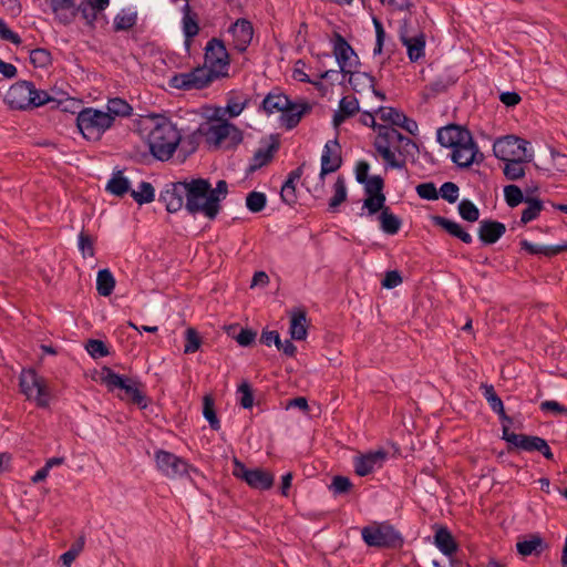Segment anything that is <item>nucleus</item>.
Masks as SVG:
<instances>
[{
  "label": "nucleus",
  "mask_w": 567,
  "mask_h": 567,
  "mask_svg": "<svg viewBox=\"0 0 567 567\" xmlns=\"http://www.w3.org/2000/svg\"><path fill=\"white\" fill-rule=\"evenodd\" d=\"M374 148L391 168L405 167V157H414L419 153L417 144L392 126L379 127Z\"/></svg>",
  "instance_id": "nucleus-1"
},
{
  "label": "nucleus",
  "mask_w": 567,
  "mask_h": 567,
  "mask_svg": "<svg viewBox=\"0 0 567 567\" xmlns=\"http://www.w3.org/2000/svg\"><path fill=\"white\" fill-rule=\"evenodd\" d=\"M152 127L147 136V145L154 158L166 162L176 152L181 133L172 121L164 115L151 116Z\"/></svg>",
  "instance_id": "nucleus-2"
},
{
  "label": "nucleus",
  "mask_w": 567,
  "mask_h": 567,
  "mask_svg": "<svg viewBox=\"0 0 567 567\" xmlns=\"http://www.w3.org/2000/svg\"><path fill=\"white\" fill-rule=\"evenodd\" d=\"M109 4L110 0H83L79 6L75 4V0H50L55 18L64 25L72 23L81 13L86 24L93 27L97 13L105 10Z\"/></svg>",
  "instance_id": "nucleus-3"
},
{
  "label": "nucleus",
  "mask_w": 567,
  "mask_h": 567,
  "mask_svg": "<svg viewBox=\"0 0 567 567\" xmlns=\"http://www.w3.org/2000/svg\"><path fill=\"white\" fill-rule=\"evenodd\" d=\"M100 380L110 392H114L116 389L123 391L124 394L117 395L120 400L128 401L141 410H145L148 406V399L141 389L143 383L138 379L116 373L113 369L105 365L101 370Z\"/></svg>",
  "instance_id": "nucleus-4"
},
{
  "label": "nucleus",
  "mask_w": 567,
  "mask_h": 567,
  "mask_svg": "<svg viewBox=\"0 0 567 567\" xmlns=\"http://www.w3.org/2000/svg\"><path fill=\"white\" fill-rule=\"evenodd\" d=\"M185 182V209L190 215L202 213L210 220L216 218V198L209 197L210 183L205 178H193Z\"/></svg>",
  "instance_id": "nucleus-5"
},
{
  "label": "nucleus",
  "mask_w": 567,
  "mask_h": 567,
  "mask_svg": "<svg viewBox=\"0 0 567 567\" xmlns=\"http://www.w3.org/2000/svg\"><path fill=\"white\" fill-rule=\"evenodd\" d=\"M216 122H204L198 126V132L205 137L206 143L214 148H237L244 140L243 131L228 120L216 118Z\"/></svg>",
  "instance_id": "nucleus-6"
},
{
  "label": "nucleus",
  "mask_w": 567,
  "mask_h": 567,
  "mask_svg": "<svg viewBox=\"0 0 567 567\" xmlns=\"http://www.w3.org/2000/svg\"><path fill=\"white\" fill-rule=\"evenodd\" d=\"M113 124L114 117L110 113L94 107H83L76 116V127L89 142H99Z\"/></svg>",
  "instance_id": "nucleus-7"
},
{
  "label": "nucleus",
  "mask_w": 567,
  "mask_h": 567,
  "mask_svg": "<svg viewBox=\"0 0 567 567\" xmlns=\"http://www.w3.org/2000/svg\"><path fill=\"white\" fill-rule=\"evenodd\" d=\"M361 536L369 547L400 549L404 545L402 534L389 523L364 526Z\"/></svg>",
  "instance_id": "nucleus-8"
},
{
  "label": "nucleus",
  "mask_w": 567,
  "mask_h": 567,
  "mask_svg": "<svg viewBox=\"0 0 567 567\" xmlns=\"http://www.w3.org/2000/svg\"><path fill=\"white\" fill-rule=\"evenodd\" d=\"M228 74L226 72H215L214 70H207L206 65L194 68L192 71L186 73L174 74L168 84L173 89L190 91V90H203L209 86L215 80L225 78Z\"/></svg>",
  "instance_id": "nucleus-9"
},
{
  "label": "nucleus",
  "mask_w": 567,
  "mask_h": 567,
  "mask_svg": "<svg viewBox=\"0 0 567 567\" xmlns=\"http://www.w3.org/2000/svg\"><path fill=\"white\" fill-rule=\"evenodd\" d=\"M364 186V195L362 205V213L360 216H363V210H367V215L373 216L383 207V204L386 202V196L383 192L384 189V179L380 175H373L371 178L365 181Z\"/></svg>",
  "instance_id": "nucleus-10"
},
{
  "label": "nucleus",
  "mask_w": 567,
  "mask_h": 567,
  "mask_svg": "<svg viewBox=\"0 0 567 567\" xmlns=\"http://www.w3.org/2000/svg\"><path fill=\"white\" fill-rule=\"evenodd\" d=\"M155 462L157 470L169 478L187 475L190 467L186 460L165 450L156 451Z\"/></svg>",
  "instance_id": "nucleus-11"
},
{
  "label": "nucleus",
  "mask_w": 567,
  "mask_h": 567,
  "mask_svg": "<svg viewBox=\"0 0 567 567\" xmlns=\"http://www.w3.org/2000/svg\"><path fill=\"white\" fill-rule=\"evenodd\" d=\"M528 142L515 135L498 137L493 145L495 157L503 162L526 155Z\"/></svg>",
  "instance_id": "nucleus-12"
},
{
  "label": "nucleus",
  "mask_w": 567,
  "mask_h": 567,
  "mask_svg": "<svg viewBox=\"0 0 567 567\" xmlns=\"http://www.w3.org/2000/svg\"><path fill=\"white\" fill-rule=\"evenodd\" d=\"M230 58L223 40L212 38L205 47V65L207 70L227 72Z\"/></svg>",
  "instance_id": "nucleus-13"
},
{
  "label": "nucleus",
  "mask_w": 567,
  "mask_h": 567,
  "mask_svg": "<svg viewBox=\"0 0 567 567\" xmlns=\"http://www.w3.org/2000/svg\"><path fill=\"white\" fill-rule=\"evenodd\" d=\"M484 159L483 153L480 152L472 133L462 144H457L452 152V162L460 168H468L473 163H481Z\"/></svg>",
  "instance_id": "nucleus-14"
},
{
  "label": "nucleus",
  "mask_w": 567,
  "mask_h": 567,
  "mask_svg": "<svg viewBox=\"0 0 567 567\" xmlns=\"http://www.w3.org/2000/svg\"><path fill=\"white\" fill-rule=\"evenodd\" d=\"M342 165L341 146L338 138L330 140L326 143L321 156V171L319 174L320 188H323L324 176L337 172Z\"/></svg>",
  "instance_id": "nucleus-15"
},
{
  "label": "nucleus",
  "mask_w": 567,
  "mask_h": 567,
  "mask_svg": "<svg viewBox=\"0 0 567 567\" xmlns=\"http://www.w3.org/2000/svg\"><path fill=\"white\" fill-rule=\"evenodd\" d=\"M333 55L341 70V73L347 75L350 73V69L358 64V55L349 42L343 35L336 32L333 34Z\"/></svg>",
  "instance_id": "nucleus-16"
},
{
  "label": "nucleus",
  "mask_w": 567,
  "mask_h": 567,
  "mask_svg": "<svg viewBox=\"0 0 567 567\" xmlns=\"http://www.w3.org/2000/svg\"><path fill=\"white\" fill-rule=\"evenodd\" d=\"M33 89L31 81H18L12 84L4 97V102L11 110L25 111L29 110L30 94Z\"/></svg>",
  "instance_id": "nucleus-17"
},
{
  "label": "nucleus",
  "mask_w": 567,
  "mask_h": 567,
  "mask_svg": "<svg viewBox=\"0 0 567 567\" xmlns=\"http://www.w3.org/2000/svg\"><path fill=\"white\" fill-rule=\"evenodd\" d=\"M388 458V452L383 449L370 451L353 458L354 473L364 477L371 474L375 468L383 466Z\"/></svg>",
  "instance_id": "nucleus-18"
},
{
  "label": "nucleus",
  "mask_w": 567,
  "mask_h": 567,
  "mask_svg": "<svg viewBox=\"0 0 567 567\" xmlns=\"http://www.w3.org/2000/svg\"><path fill=\"white\" fill-rule=\"evenodd\" d=\"M312 111V105L308 101H292L289 99V105L287 107H284L281 115H280V122L281 125L290 131L298 126L301 118L310 114Z\"/></svg>",
  "instance_id": "nucleus-19"
},
{
  "label": "nucleus",
  "mask_w": 567,
  "mask_h": 567,
  "mask_svg": "<svg viewBox=\"0 0 567 567\" xmlns=\"http://www.w3.org/2000/svg\"><path fill=\"white\" fill-rule=\"evenodd\" d=\"M184 189H186L184 181L165 185L159 194L158 200L165 204L168 213H177L185 206Z\"/></svg>",
  "instance_id": "nucleus-20"
},
{
  "label": "nucleus",
  "mask_w": 567,
  "mask_h": 567,
  "mask_svg": "<svg viewBox=\"0 0 567 567\" xmlns=\"http://www.w3.org/2000/svg\"><path fill=\"white\" fill-rule=\"evenodd\" d=\"M229 32L234 38V48L239 53L246 52L254 37L252 23L245 18H239L229 27Z\"/></svg>",
  "instance_id": "nucleus-21"
},
{
  "label": "nucleus",
  "mask_w": 567,
  "mask_h": 567,
  "mask_svg": "<svg viewBox=\"0 0 567 567\" xmlns=\"http://www.w3.org/2000/svg\"><path fill=\"white\" fill-rule=\"evenodd\" d=\"M502 439L508 443V452L514 449L525 452H536L540 436L516 434L512 432L507 425L502 427Z\"/></svg>",
  "instance_id": "nucleus-22"
},
{
  "label": "nucleus",
  "mask_w": 567,
  "mask_h": 567,
  "mask_svg": "<svg viewBox=\"0 0 567 567\" xmlns=\"http://www.w3.org/2000/svg\"><path fill=\"white\" fill-rule=\"evenodd\" d=\"M471 134L470 130L457 124H449L437 130L436 138L441 146L454 150Z\"/></svg>",
  "instance_id": "nucleus-23"
},
{
  "label": "nucleus",
  "mask_w": 567,
  "mask_h": 567,
  "mask_svg": "<svg viewBox=\"0 0 567 567\" xmlns=\"http://www.w3.org/2000/svg\"><path fill=\"white\" fill-rule=\"evenodd\" d=\"M270 143L267 147L261 146L254 153V156L249 163L247 168L248 173H254L261 167L268 165L272 159L275 154L278 152L280 147V141L278 135H270Z\"/></svg>",
  "instance_id": "nucleus-24"
},
{
  "label": "nucleus",
  "mask_w": 567,
  "mask_h": 567,
  "mask_svg": "<svg viewBox=\"0 0 567 567\" xmlns=\"http://www.w3.org/2000/svg\"><path fill=\"white\" fill-rule=\"evenodd\" d=\"M506 233V225L494 219H482L477 230L478 239L485 246L494 245Z\"/></svg>",
  "instance_id": "nucleus-25"
},
{
  "label": "nucleus",
  "mask_w": 567,
  "mask_h": 567,
  "mask_svg": "<svg viewBox=\"0 0 567 567\" xmlns=\"http://www.w3.org/2000/svg\"><path fill=\"white\" fill-rule=\"evenodd\" d=\"M183 12V32L185 37L184 45L187 52H189L193 39L199 32L198 14L190 8L189 3H185L182 8Z\"/></svg>",
  "instance_id": "nucleus-26"
},
{
  "label": "nucleus",
  "mask_w": 567,
  "mask_h": 567,
  "mask_svg": "<svg viewBox=\"0 0 567 567\" xmlns=\"http://www.w3.org/2000/svg\"><path fill=\"white\" fill-rule=\"evenodd\" d=\"M287 105H289V96L278 87H275L264 97L259 105V111L271 115L278 112L281 113Z\"/></svg>",
  "instance_id": "nucleus-27"
},
{
  "label": "nucleus",
  "mask_w": 567,
  "mask_h": 567,
  "mask_svg": "<svg viewBox=\"0 0 567 567\" xmlns=\"http://www.w3.org/2000/svg\"><path fill=\"white\" fill-rule=\"evenodd\" d=\"M289 333L292 340L302 341L308 336L307 312L303 308H295L290 313Z\"/></svg>",
  "instance_id": "nucleus-28"
},
{
  "label": "nucleus",
  "mask_w": 567,
  "mask_h": 567,
  "mask_svg": "<svg viewBox=\"0 0 567 567\" xmlns=\"http://www.w3.org/2000/svg\"><path fill=\"white\" fill-rule=\"evenodd\" d=\"M432 220L435 226L441 227L450 236L460 239L464 244H472L473 237L458 223L439 215L433 216Z\"/></svg>",
  "instance_id": "nucleus-29"
},
{
  "label": "nucleus",
  "mask_w": 567,
  "mask_h": 567,
  "mask_svg": "<svg viewBox=\"0 0 567 567\" xmlns=\"http://www.w3.org/2000/svg\"><path fill=\"white\" fill-rule=\"evenodd\" d=\"M43 380L44 378L39 375L34 369H22L19 377V386L27 400H32L34 391Z\"/></svg>",
  "instance_id": "nucleus-30"
},
{
  "label": "nucleus",
  "mask_w": 567,
  "mask_h": 567,
  "mask_svg": "<svg viewBox=\"0 0 567 567\" xmlns=\"http://www.w3.org/2000/svg\"><path fill=\"white\" fill-rule=\"evenodd\" d=\"M434 545L447 557H452L458 549L456 540L445 526H440L436 529L434 534Z\"/></svg>",
  "instance_id": "nucleus-31"
},
{
  "label": "nucleus",
  "mask_w": 567,
  "mask_h": 567,
  "mask_svg": "<svg viewBox=\"0 0 567 567\" xmlns=\"http://www.w3.org/2000/svg\"><path fill=\"white\" fill-rule=\"evenodd\" d=\"M400 39L408 49V56L411 62H416L425 55V35L423 33L410 38L401 32Z\"/></svg>",
  "instance_id": "nucleus-32"
},
{
  "label": "nucleus",
  "mask_w": 567,
  "mask_h": 567,
  "mask_svg": "<svg viewBox=\"0 0 567 567\" xmlns=\"http://www.w3.org/2000/svg\"><path fill=\"white\" fill-rule=\"evenodd\" d=\"M379 221L381 230L386 235H396L402 226V220L399 216L394 215L389 206L383 204L379 210Z\"/></svg>",
  "instance_id": "nucleus-33"
},
{
  "label": "nucleus",
  "mask_w": 567,
  "mask_h": 567,
  "mask_svg": "<svg viewBox=\"0 0 567 567\" xmlns=\"http://www.w3.org/2000/svg\"><path fill=\"white\" fill-rule=\"evenodd\" d=\"M519 246L522 250H525L530 255H544L549 258L560 252L567 251V243L559 245L542 246L535 245L528 241L527 239H523L519 241Z\"/></svg>",
  "instance_id": "nucleus-34"
},
{
  "label": "nucleus",
  "mask_w": 567,
  "mask_h": 567,
  "mask_svg": "<svg viewBox=\"0 0 567 567\" xmlns=\"http://www.w3.org/2000/svg\"><path fill=\"white\" fill-rule=\"evenodd\" d=\"M246 483L255 489L267 491L274 485V475L262 468H252L247 473Z\"/></svg>",
  "instance_id": "nucleus-35"
},
{
  "label": "nucleus",
  "mask_w": 567,
  "mask_h": 567,
  "mask_svg": "<svg viewBox=\"0 0 567 567\" xmlns=\"http://www.w3.org/2000/svg\"><path fill=\"white\" fill-rule=\"evenodd\" d=\"M105 190L116 197H124L127 193L131 194V182L123 175L122 171H116L109 179Z\"/></svg>",
  "instance_id": "nucleus-36"
},
{
  "label": "nucleus",
  "mask_w": 567,
  "mask_h": 567,
  "mask_svg": "<svg viewBox=\"0 0 567 567\" xmlns=\"http://www.w3.org/2000/svg\"><path fill=\"white\" fill-rule=\"evenodd\" d=\"M545 548L546 544L538 535H533L529 539H524L516 544L517 553L523 557L540 555Z\"/></svg>",
  "instance_id": "nucleus-37"
},
{
  "label": "nucleus",
  "mask_w": 567,
  "mask_h": 567,
  "mask_svg": "<svg viewBox=\"0 0 567 567\" xmlns=\"http://www.w3.org/2000/svg\"><path fill=\"white\" fill-rule=\"evenodd\" d=\"M532 159V155H525L522 157L512 158L511 161L505 162V166L503 168V173L508 181H517L525 176V167L524 163L529 162Z\"/></svg>",
  "instance_id": "nucleus-38"
},
{
  "label": "nucleus",
  "mask_w": 567,
  "mask_h": 567,
  "mask_svg": "<svg viewBox=\"0 0 567 567\" xmlns=\"http://www.w3.org/2000/svg\"><path fill=\"white\" fill-rule=\"evenodd\" d=\"M251 102V99L244 97L241 93L231 91L227 96L226 112L229 117H237Z\"/></svg>",
  "instance_id": "nucleus-39"
},
{
  "label": "nucleus",
  "mask_w": 567,
  "mask_h": 567,
  "mask_svg": "<svg viewBox=\"0 0 567 567\" xmlns=\"http://www.w3.org/2000/svg\"><path fill=\"white\" fill-rule=\"evenodd\" d=\"M115 287V278L110 269L104 268L97 271L96 290L100 296L109 297Z\"/></svg>",
  "instance_id": "nucleus-40"
},
{
  "label": "nucleus",
  "mask_w": 567,
  "mask_h": 567,
  "mask_svg": "<svg viewBox=\"0 0 567 567\" xmlns=\"http://www.w3.org/2000/svg\"><path fill=\"white\" fill-rule=\"evenodd\" d=\"M527 207L522 212L520 224L526 225L535 220L544 209V203L537 197L527 196Z\"/></svg>",
  "instance_id": "nucleus-41"
},
{
  "label": "nucleus",
  "mask_w": 567,
  "mask_h": 567,
  "mask_svg": "<svg viewBox=\"0 0 567 567\" xmlns=\"http://www.w3.org/2000/svg\"><path fill=\"white\" fill-rule=\"evenodd\" d=\"M131 197L140 205L150 204L155 199V188L150 182H141L138 190H131Z\"/></svg>",
  "instance_id": "nucleus-42"
},
{
  "label": "nucleus",
  "mask_w": 567,
  "mask_h": 567,
  "mask_svg": "<svg viewBox=\"0 0 567 567\" xmlns=\"http://www.w3.org/2000/svg\"><path fill=\"white\" fill-rule=\"evenodd\" d=\"M455 80L451 76H439L425 86V97H434L437 94L444 93L455 84Z\"/></svg>",
  "instance_id": "nucleus-43"
},
{
  "label": "nucleus",
  "mask_w": 567,
  "mask_h": 567,
  "mask_svg": "<svg viewBox=\"0 0 567 567\" xmlns=\"http://www.w3.org/2000/svg\"><path fill=\"white\" fill-rule=\"evenodd\" d=\"M200 137H203V135L198 132V128L192 134L187 135L185 138L181 137V142L177 148H179V153L183 154V159L187 158L189 155L197 151Z\"/></svg>",
  "instance_id": "nucleus-44"
},
{
  "label": "nucleus",
  "mask_w": 567,
  "mask_h": 567,
  "mask_svg": "<svg viewBox=\"0 0 567 567\" xmlns=\"http://www.w3.org/2000/svg\"><path fill=\"white\" fill-rule=\"evenodd\" d=\"M349 83L355 92H360L364 87H373L375 78L367 72H352L348 73Z\"/></svg>",
  "instance_id": "nucleus-45"
},
{
  "label": "nucleus",
  "mask_w": 567,
  "mask_h": 567,
  "mask_svg": "<svg viewBox=\"0 0 567 567\" xmlns=\"http://www.w3.org/2000/svg\"><path fill=\"white\" fill-rule=\"evenodd\" d=\"M480 390L482 395L487 401L491 410L495 412H501L502 408H504V403L499 395L496 393L494 385L488 383H481Z\"/></svg>",
  "instance_id": "nucleus-46"
},
{
  "label": "nucleus",
  "mask_w": 567,
  "mask_h": 567,
  "mask_svg": "<svg viewBox=\"0 0 567 567\" xmlns=\"http://www.w3.org/2000/svg\"><path fill=\"white\" fill-rule=\"evenodd\" d=\"M107 111L105 113H110L111 116L115 118V116H130L132 114L133 107L121 97L110 99L106 105Z\"/></svg>",
  "instance_id": "nucleus-47"
},
{
  "label": "nucleus",
  "mask_w": 567,
  "mask_h": 567,
  "mask_svg": "<svg viewBox=\"0 0 567 567\" xmlns=\"http://www.w3.org/2000/svg\"><path fill=\"white\" fill-rule=\"evenodd\" d=\"M30 100L31 101L29 102V110L43 106L51 102L55 103V105H53L52 109L59 107V105L61 104V101H58L54 97H52L47 91L35 89L34 85L30 94Z\"/></svg>",
  "instance_id": "nucleus-48"
},
{
  "label": "nucleus",
  "mask_w": 567,
  "mask_h": 567,
  "mask_svg": "<svg viewBox=\"0 0 567 567\" xmlns=\"http://www.w3.org/2000/svg\"><path fill=\"white\" fill-rule=\"evenodd\" d=\"M203 415L209 423L214 431L220 430V421L217 417L214 399L210 395H205L203 400Z\"/></svg>",
  "instance_id": "nucleus-49"
},
{
  "label": "nucleus",
  "mask_w": 567,
  "mask_h": 567,
  "mask_svg": "<svg viewBox=\"0 0 567 567\" xmlns=\"http://www.w3.org/2000/svg\"><path fill=\"white\" fill-rule=\"evenodd\" d=\"M334 194L329 200V209L337 212V208L347 199L348 193L343 177L339 176L333 185Z\"/></svg>",
  "instance_id": "nucleus-50"
},
{
  "label": "nucleus",
  "mask_w": 567,
  "mask_h": 567,
  "mask_svg": "<svg viewBox=\"0 0 567 567\" xmlns=\"http://www.w3.org/2000/svg\"><path fill=\"white\" fill-rule=\"evenodd\" d=\"M504 198L508 207L514 208L525 203L527 196H524L523 190L515 184H509L504 187Z\"/></svg>",
  "instance_id": "nucleus-51"
},
{
  "label": "nucleus",
  "mask_w": 567,
  "mask_h": 567,
  "mask_svg": "<svg viewBox=\"0 0 567 567\" xmlns=\"http://www.w3.org/2000/svg\"><path fill=\"white\" fill-rule=\"evenodd\" d=\"M137 14L136 12H126L122 10L114 18L113 28L114 31H127L136 24Z\"/></svg>",
  "instance_id": "nucleus-52"
},
{
  "label": "nucleus",
  "mask_w": 567,
  "mask_h": 567,
  "mask_svg": "<svg viewBox=\"0 0 567 567\" xmlns=\"http://www.w3.org/2000/svg\"><path fill=\"white\" fill-rule=\"evenodd\" d=\"M30 63L34 68H48L52 63L51 52L44 48L30 50Z\"/></svg>",
  "instance_id": "nucleus-53"
},
{
  "label": "nucleus",
  "mask_w": 567,
  "mask_h": 567,
  "mask_svg": "<svg viewBox=\"0 0 567 567\" xmlns=\"http://www.w3.org/2000/svg\"><path fill=\"white\" fill-rule=\"evenodd\" d=\"M458 214L462 217V219L474 223L477 221L480 218V209L477 206L471 202L470 199H462L458 203Z\"/></svg>",
  "instance_id": "nucleus-54"
},
{
  "label": "nucleus",
  "mask_w": 567,
  "mask_h": 567,
  "mask_svg": "<svg viewBox=\"0 0 567 567\" xmlns=\"http://www.w3.org/2000/svg\"><path fill=\"white\" fill-rule=\"evenodd\" d=\"M267 205V196L264 193L252 190L246 197V207L251 213H260Z\"/></svg>",
  "instance_id": "nucleus-55"
},
{
  "label": "nucleus",
  "mask_w": 567,
  "mask_h": 567,
  "mask_svg": "<svg viewBox=\"0 0 567 567\" xmlns=\"http://www.w3.org/2000/svg\"><path fill=\"white\" fill-rule=\"evenodd\" d=\"M32 400H34L35 405L40 409H48L50 406L51 391L45 379L37 388L35 394L33 393Z\"/></svg>",
  "instance_id": "nucleus-56"
},
{
  "label": "nucleus",
  "mask_w": 567,
  "mask_h": 567,
  "mask_svg": "<svg viewBox=\"0 0 567 567\" xmlns=\"http://www.w3.org/2000/svg\"><path fill=\"white\" fill-rule=\"evenodd\" d=\"M403 112L399 111L395 107L391 106H380L377 110V114L379 115L380 120L383 122L389 123V126H398L399 122L401 120V115Z\"/></svg>",
  "instance_id": "nucleus-57"
},
{
  "label": "nucleus",
  "mask_w": 567,
  "mask_h": 567,
  "mask_svg": "<svg viewBox=\"0 0 567 567\" xmlns=\"http://www.w3.org/2000/svg\"><path fill=\"white\" fill-rule=\"evenodd\" d=\"M202 346V338L199 333L194 328H188L185 331V346L184 353H194L199 350Z\"/></svg>",
  "instance_id": "nucleus-58"
},
{
  "label": "nucleus",
  "mask_w": 567,
  "mask_h": 567,
  "mask_svg": "<svg viewBox=\"0 0 567 567\" xmlns=\"http://www.w3.org/2000/svg\"><path fill=\"white\" fill-rule=\"evenodd\" d=\"M85 349L94 359L104 358L110 354L106 343L99 339H90L86 342Z\"/></svg>",
  "instance_id": "nucleus-59"
},
{
  "label": "nucleus",
  "mask_w": 567,
  "mask_h": 567,
  "mask_svg": "<svg viewBox=\"0 0 567 567\" xmlns=\"http://www.w3.org/2000/svg\"><path fill=\"white\" fill-rule=\"evenodd\" d=\"M372 22H373L374 30H375V45L373 49V54L380 55L383 53V50H384L386 34H385L382 22L377 17L372 18Z\"/></svg>",
  "instance_id": "nucleus-60"
},
{
  "label": "nucleus",
  "mask_w": 567,
  "mask_h": 567,
  "mask_svg": "<svg viewBox=\"0 0 567 567\" xmlns=\"http://www.w3.org/2000/svg\"><path fill=\"white\" fill-rule=\"evenodd\" d=\"M353 484L349 477L342 475H336L332 478V483L330 485V489L334 495L349 493L352 488Z\"/></svg>",
  "instance_id": "nucleus-61"
},
{
  "label": "nucleus",
  "mask_w": 567,
  "mask_h": 567,
  "mask_svg": "<svg viewBox=\"0 0 567 567\" xmlns=\"http://www.w3.org/2000/svg\"><path fill=\"white\" fill-rule=\"evenodd\" d=\"M458 193H460V188L455 183L445 182L442 184V186L439 190V197L441 196L443 199H445L450 204H453L457 200Z\"/></svg>",
  "instance_id": "nucleus-62"
},
{
  "label": "nucleus",
  "mask_w": 567,
  "mask_h": 567,
  "mask_svg": "<svg viewBox=\"0 0 567 567\" xmlns=\"http://www.w3.org/2000/svg\"><path fill=\"white\" fill-rule=\"evenodd\" d=\"M237 391H238V393H240V400H239L240 406L244 409H251L254 405V391H252L251 385L247 381H244L238 386Z\"/></svg>",
  "instance_id": "nucleus-63"
},
{
  "label": "nucleus",
  "mask_w": 567,
  "mask_h": 567,
  "mask_svg": "<svg viewBox=\"0 0 567 567\" xmlns=\"http://www.w3.org/2000/svg\"><path fill=\"white\" fill-rule=\"evenodd\" d=\"M78 246L84 258L94 256V241L92 236L87 233L81 231L79 234Z\"/></svg>",
  "instance_id": "nucleus-64"
}]
</instances>
